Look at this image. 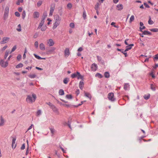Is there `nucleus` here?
<instances>
[{
	"instance_id": "f257e3e1",
	"label": "nucleus",
	"mask_w": 158,
	"mask_h": 158,
	"mask_svg": "<svg viewBox=\"0 0 158 158\" xmlns=\"http://www.w3.org/2000/svg\"><path fill=\"white\" fill-rule=\"evenodd\" d=\"M54 23H53L52 29H55L60 24L61 18L58 15H56L54 16Z\"/></svg>"
},
{
	"instance_id": "f03ea898",
	"label": "nucleus",
	"mask_w": 158,
	"mask_h": 158,
	"mask_svg": "<svg viewBox=\"0 0 158 158\" xmlns=\"http://www.w3.org/2000/svg\"><path fill=\"white\" fill-rule=\"evenodd\" d=\"M36 98V95L34 94H32L31 95H29L27 96L26 101L29 103H32L35 102Z\"/></svg>"
},
{
	"instance_id": "7ed1b4c3",
	"label": "nucleus",
	"mask_w": 158,
	"mask_h": 158,
	"mask_svg": "<svg viewBox=\"0 0 158 158\" xmlns=\"http://www.w3.org/2000/svg\"><path fill=\"white\" fill-rule=\"evenodd\" d=\"M0 65L2 67L6 68L8 65V61L7 60L5 61L2 59L0 60Z\"/></svg>"
},
{
	"instance_id": "20e7f679",
	"label": "nucleus",
	"mask_w": 158,
	"mask_h": 158,
	"mask_svg": "<svg viewBox=\"0 0 158 158\" xmlns=\"http://www.w3.org/2000/svg\"><path fill=\"white\" fill-rule=\"evenodd\" d=\"M108 98L111 101H114L115 100V98H114V94L112 93H110L108 94Z\"/></svg>"
},
{
	"instance_id": "39448f33",
	"label": "nucleus",
	"mask_w": 158,
	"mask_h": 158,
	"mask_svg": "<svg viewBox=\"0 0 158 158\" xmlns=\"http://www.w3.org/2000/svg\"><path fill=\"white\" fill-rule=\"evenodd\" d=\"M10 38L8 37H4L2 38V40L0 41L1 44H4L7 43L9 40Z\"/></svg>"
},
{
	"instance_id": "423d86ee",
	"label": "nucleus",
	"mask_w": 158,
	"mask_h": 158,
	"mask_svg": "<svg viewBox=\"0 0 158 158\" xmlns=\"http://www.w3.org/2000/svg\"><path fill=\"white\" fill-rule=\"evenodd\" d=\"M54 44V42L51 39H50L47 40V45L49 46H53Z\"/></svg>"
},
{
	"instance_id": "0eeeda50",
	"label": "nucleus",
	"mask_w": 158,
	"mask_h": 158,
	"mask_svg": "<svg viewBox=\"0 0 158 158\" xmlns=\"http://www.w3.org/2000/svg\"><path fill=\"white\" fill-rule=\"evenodd\" d=\"M98 68V66L97 64L94 63L91 66V68L92 70L95 71Z\"/></svg>"
},
{
	"instance_id": "6e6552de",
	"label": "nucleus",
	"mask_w": 158,
	"mask_h": 158,
	"mask_svg": "<svg viewBox=\"0 0 158 158\" xmlns=\"http://www.w3.org/2000/svg\"><path fill=\"white\" fill-rule=\"evenodd\" d=\"M16 140V139L15 138H14L12 139V147L13 149H15L16 146V144L15 143Z\"/></svg>"
},
{
	"instance_id": "1a4fd4ad",
	"label": "nucleus",
	"mask_w": 158,
	"mask_h": 158,
	"mask_svg": "<svg viewBox=\"0 0 158 158\" xmlns=\"http://www.w3.org/2000/svg\"><path fill=\"white\" fill-rule=\"evenodd\" d=\"M134 44H131L128 45L126 47V49L124 51V52H126L127 51L130 50L132 46H134Z\"/></svg>"
},
{
	"instance_id": "9d476101",
	"label": "nucleus",
	"mask_w": 158,
	"mask_h": 158,
	"mask_svg": "<svg viewBox=\"0 0 158 158\" xmlns=\"http://www.w3.org/2000/svg\"><path fill=\"white\" fill-rule=\"evenodd\" d=\"M117 9L118 10H121L123 8V6L122 4H119L117 5L116 6Z\"/></svg>"
},
{
	"instance_id": "9b49d317",
	"label": "nucleus",
	"mask_w": 158,
	"mask_h": 158,
	"mask_svg": "<svg viewBox=\"0 0 158 158\" xmlns=\"http://www.w3.org/2000/svg\"><path fill=\"white\" fill-rule=\"evenodd\" d=\"M5 121L2 116H1L0 119V127L3 126L4 125Z\"/></svg>"
},
{
	"instance_id": "f8f14e48",
	"label": "nucleus",
	"mask_w": 158,
	"mask_h": 158,
	"mask_svg": "<svg viewBox=\"0 0 158 158\" xmlns=\"http://www.w3.org/2000/svg\"><path fill=\"white\" fill-rule=\"evenodd\" d=\"M69 49L68 48L65 49L64 51V56H65L68 57L69 55Z\"/></svg>"
},
{
	"instance_id": "ddd939ff",
	"label": "nucleus",
	"mask_w": 158,
	"mask_h": 158,
	"mask_svg": "<svg viewBox=\"0 0 158 158\" xmlns=\"http://www.w3.org/2000/svg\"><path fill=\"white\" fill-rule=\"evenodd\" d=\"M40 16L39 13L37 11L35 12L33 14V16L34 18H39Z\"/></svg>"
},
{
	"instance_id": "4468645a",
	"label": "nucleus",
	"mask_w": 158,
	"mask_h": 158,
	"mask_svg": "<svg viewBox=\"0 0 158 158\" xmlns=\"http://www.w3.org/2000/svg\"><path fill=\"white\" fill-rule=\"evenodd\" d=\"M84 95L85 96L89 98L90 100H91L92 96L91 95L88 93L84 91Z\"/></svg>"
},
{
	"instance_id": "2eb2a0df",
	"label": "nucleus",
	"mask_w": 158,
	"mask_h": 158,
	"mask_svg": "<svg viewBox=\"0 0 158 158\" xmlns=\"http://www.w3.org/2000/svg\"><path fill=\"white\" fill-rule=\"evenodd\" d=\"M84 82L82 81H81L79 83V88L81 90L83 89L84 87Z\"/></svg>"
},
{
	"instance_id": "dca6fc26",
	"label": "nucleus",
	"mask_w": 158,
	"mask_h": 158,
	"mask_svg": "<svg viewBox=\"0 0 158 158\" xmlns=\"http://www.w3.org/2000/svg\"><path fill=\"white\" fill-rule=\"evenodd\" d=\"M44 20L41 19L40 23L39 26L38 27V29H40L43 26L44 23Z\"/></svg>"
},
{
	"instance_id": "f3484780",
	"label": "nucleus",
	"mask_w": 158,
	"mask_h": 158,
	"mask_svg": "<svg viewBox=\"0 0 158 158\" xmlns=\"http://www.w3.org/2000/svg\"><path fill=\"white\" fill-rule=\"evenodd\" d=\"M10 53V51L8 50H6L5 52V54L4 56V59H6L7 56H8L9 54Z\"/></svg>"
},
{
	"instance_id": "a211bd4d",
	"label": "nucleus",
	"mask_w": 158,
	"mask_h": 158,
	"mask_svg": "<svg viewBox=\"0 0 158 158\" xmlns=\"http://www.w3.org/2000/svg\"><path fill=\"white\" fill-rule=\"evenodd\" d=\"M40 48L41 50L44 51L45 49V46L43 43H41L40 44Z\"/></svg>"
},
{
	"instance_id": "6ab92c4d",
	"label": "nucleus",
	"mask_w": 158,
	"mask_h": 158,
	"mask_svg": "<svg viewBox=\"0 0 158 158\" xmlns=\"http://www.w3.org/2000/svg\"><path fill=\"white\" fill-rule=\"evenodd\" d=\"M55 8L54 7H51L50 8V11L49 14L50 16H52L53 14V12L54 11Z\"/></svg>"
},
{
	"instance_id": "aec40b11",
	"label": "nucleus",
	"mask_w": 158,
	"mask_h": 158,
	"mask_svg": "<svg viewBox=\"0 0 158 158\" xmlns=\"http://www.w3.org/2000/svg\"><path fill=\"white\" fill-rule=\"evenodd\" d=\"M77 74H77V78L78 79H81L82 80H83V76L81 75V74H80V73L77 72Z\"/></svg>"
},
{
	"instance_id": "412c9836",
	"label": "nucleus",
	"mask_w": 158,
	"mask_h": 158,
	"mask_svg": "<svg viewBox=\"0 0 158 158\" xmlns=\"http://www.w3.org/2000/svg\"><path fill=\"white\" fill-rule=\"evenodd\" d=\"M129 85L128 83H125L123 88L125 90H126L128 88H129Z\"/></svg>"
},
{
	"instance_id": "4be33fe9",
	"label": "nucleus",
	"mask_w": 158,
	"mask_h": 158,
	"mask_svg": "<svg viewBox=\"0 0 158 158\" xmlns=\"http://www.w3.org/2000/svg\"><path fill=\"white\" fill-rule=\"evenodd\" d=\"M51 108L54 112H58L57 109L54 105L51 106Z\"/></svg>"
},
{
	"instance_id": "5701e85b",
	"label": "nucleus",
	"mask_w": 158,
	"mask_h": 158,
	"mask_svg": "<svg viewBox=\"0 0 158 158\" xmlns=\"http://www.w3.org/2000/svg\"><path fill=\"white\" fill-rule=\"evenodd\" d=\"M42 114V111L41 110H37L36 113V116H39Z\"/></svg>"
},
{
	"instance_id": "b1692460",
	"label": "nucleus",
	"mask_w": 158,
	"mask_h": 158,
	"mask_svg": "<svg viewBox=\"0 0 158 158\" xmlns=\"http://www.w3.org/2000/svg\"><path fill=\"white\" fill-rule=\"evenodd\" d=\"M8 13L9 12L4 11L3 16V18L5 20L7 18L8 15Z\"/></svg>"
},
{
	"instance_id": "393cba45",
	"label": "nucleus",
	"mask_w": 158,
	"mask_h": 158,
	"mask_svg": "<svg viewBox=\"0 0 158 158\" xmlns=\"http://www.w3.org/2000/svg\"><path fill=\"white\" fill-rule=\"evenodd\" d=\"M143 34L145 35H151L152 34L151 33L148 31H144L143 32Z\"/></svg>"
},
{
	"instance_id": "a878e982",
	"label": "nucleus",
	"mask_w": 158,
	"mask_h": 158,
	"mask_svg": "<svg viewBox=\"0 0 158 158\" xmlns=\"http://www.w3.org/2000/svg\"><path fill=\"white\" fill-rule=\"evenodd\" d=\"M36 76L35 74H30L28 75V77L31 78H34L36 77Z\"/></svg>"
},
{
	"instance_id": "bb28decb",
	"label": "nucleus",
	"mask_w": 158,
	"mask_h": 158,
	"mask_svg": "<svg viewBox=\"0 0 158 158\" xmlns=\"http://www.w3.org/2000/svg\"><path fill=\"white\" fill-rule=\"evenodd\" d=\"M59 94L60 95H63L64 94V91L62 89H60L59 91Z\"/></svg>"
},
{
	"instance_id": "cd10ccee",
	"label": "nucleus",
	"mask_w": 158,
	"mask_h": 158,
	"mask_svg": "<svg viewBox=\"0 0 158 158\" xmlns=\"http://www.w3.org/2000/svg\"><path fill=\"white\" fill-rule=\"evenodd\" d=\"M77 72L76 73H74L71 74V77L72 78H74L77 76Z\"/></svg>"
},
{
	"instance_id": "c85d7f7f",
	"label": "nucleus",
	"mask_w": 158,
	"mask_h": 158,
	"mask_svg": "<svg viewBox=\"0 0 158 158\" xmlns=\"http://www.w3.org/2000/svg\"><path fill=\"white\" fill-rule=\"evenodd\" d=\"M149 30L152 32H158V28H154L152 29H150Z\"/></svg>"
},
{
	"instance_id": "c756f323",
	"label": "nucleus",
	"mask_w": 158,
	"mask_h": 158,
	"mask_svg": "<svg viewBox=\"0 0 158 158\" xmlns=\"http://www.w3.org/2000/svg\"><path fill=\"white\" fill-rule=\"evenodd\" d=\"M69 79L68 78H64L63 80V82L65 84H67L69 81Z\"/></svg>"
},
{
	"instance_id": "7c9ffc66",
	"label": "nucleus",
	"mask_w": 158,
	"mask_h": 158,
	"mask_svg": "<svg viewBox=\"0 0 158 158\" xmlns=\"http://www.w3.org/2000/svg\"><path fill=\"white\" fill-rule=\"evenodd\" d=\"M104 76L106 78H108L110 77V74L108 72H106L104 73Z\"/></svg>"
},
{
	"instance_id": "2f4dec72",
	"label": "nucleus",
	"mask_w": 158,
	"mask_h": 158,
	"mask_svg": "<svg viewBox=\"0 0 158 158\" xmlns=\"http://www.w3.org/2000/svg\"><path fill=\"white\" fill-rule=\"evenodd\" d=\"M134 19H135V17H134V15H131V17L130 18V19L129 22L130 23H131L134 20Z\"/></svg>"
},
{
	"instance_id": "473e14b6",
	"label": "nucleus",
	"mask_w": 158,
	"mask_h": 158,
	"mask_svg": "<svg viewBox=\"0 0 158 158\" xmlns=\"http://www.w3.org/2000/svg\"><path fill=\"white\" fill-rule=\"evenodd\" d=\"M23 66V64L22 63H20L18 64L16 66V68L17 69H19V68H21Z\"/></svg>"
},
{
	"instance_id": "72a5a7b5",
	"label": "nucleus",
	"mask_w": 158,
	"mask_h": 158,
	"mask_svg": "<svg viewBox=\"0 0 158 158\" xmlns=\"http://www.w3.org/2000/svg\"><path fill=\"white\" fill-rule=\"evenodd\" d=\"M150 97V94H148L147 95H145L143 96V98L146 100L148 99Z\"/></svg>"
},
{
	"instance_id": "f704fd0d",
	"label": "nucleus",
	"mask_w": 158,
	"mask_h": 158,
	"mask_svg": "<svg viewBox=\"0 0 158 158\" xmlns=\"http://www.w3.org/2000/svg\"><path fill=\"white\" fill-rule=\"evenodd\" d=\"M95 76L100 78H102L103 77L102 75L99 73H96L95 75Z\"/></svg>"
},
{
	"instance_id": "c9c22d12",
	"label": "nucleus",
	"mask_w": 158,
	"mask_h": 158,
	"mask_svg": "<svg viewBox=\"0 0 158 158\" xmlns=\"http://www.w3.org/2000/svg\"><path fill=\"white\" fill-rule=\"evenodd\" d=\"M8 46L7 45H6L2 47L0 49V51L2 52H3L7 48Z\"/></svg>"
},
{
	"instance_id": "e433bc0d",
	"label": "nucleus",
	"mask_w": 158,
	"mask_h": 158,
	"mask_svg": "<svg viewBox=\"0 0 158 158\" xmlns=\"http://www.w3.org/2000/svg\"><path fill=\"white\" fill-rule=\"evenodd\" d=\"M47 27L46 26H44L42 27L41 28V30L42 31H44L47 29Z\"/></svg>"
},
{
	"instance_id": "4c0bfd02",
	"label": "nucleus",
	"mask_w": 158,
	"mask_h": 158,
	"mask_svg": "<svg viewBox=\"0 0 158 158\" xmlns=\"http://www.w3.org/2000/svg\"><path fill=\"white\" fill-rule=\"evenodd\" d=\"M56 49V48L54 47H52L51 48V49L48 51V52L50 53L52 52H53Z\"/></svg>"
},
{
	"instance_id": "58836bf2",
	"label": "nucleus",
	"mask_w": 158,
	"mask_h": 158,
	"mask_svg": "<svg viewBox=\"0 0 158 158\" xmlns=\"http://www.w3.org/2000/svg\"><path fill=\"white\" fill-rule=\"evenodd\" d=\"M18 28H17L16 30H17L19 32H20L21 31V26L20 24H19L18 25Z\"/></svg>"
},
{
	"instance_id": "ea45409f",
	"label": "nucleus",
	"mask_w": 158,
	"mask_h": 158,
	"mask_svg": "<svg viewBox=\"0 0 158 158\" xmlns=\"http://www.w3.org/2000/svg\"><path fill=\"white\" fill-rule=\"evenodd\" d=\"M86 12L85 10H84L83 14V17L84 19H86Z\"/></svg>"
},
{
	"instance_id": "a19ab883",
	"label": "nucleus",
	"mask_w": 158,
	"mask_h": 158,
	"mask_svg": "<svg viewBox=\"0 0 158 158\" xmlns=\"http://www.w3.org/2000/svg\"><path fill=\"white\" fill-rule=\"evenodd\" d=\"M16 49V46H14L12 49L11 51L10 52V53H11L12 52H14Z\"/></svg>"
},
{
	"instance_id": "79ce46f5",
	"label": "nucleus",
	"mask_w": 158,
	"mask_h": 158,
	"mask_svg": "<svg viewBox=\"0 0 158 158\" xmlns=\"http://www.w3.org/2000/svg\"><path fill=\"white\" fill-rule=\"evenodd\" d=\"M47 15L46 14V13H45H45H44V15H43V16L42 17L41 19L44 20L45 19V18L47 17Z\"/></svg>"
},
{
	"instance_id": "37998d69",
	"label": "nucleus",
	"mask_w": 158,
	"mask_h": 158,
	"mask_svg": "<svg viewBox=\"0 0 158 158\" xmlns=\"http://www.w3.org/2000/svg\"><path fill=\"white\" fill-rule=\"evenodd\" d=\"M99 3H97V4H96V5H95V9L96 10H97L98 9V8L99 7Z\"/></svg>"
},
{
	"instance_id": "c03bdc74",
	"label": "nucleus",
	"mask_w": 158,
	"mask_h": 158,
	"mask_svg": "<svg viewBox=\"0 0 158 158\" xmlns=\"http://www.w3.org/2000/svg\"><path fill=\"white\" fill-rule=\"evenodd\" d=\"M33 55L34 56L35 58H36V59H38L41 60V57L40 56H39L37 55H36L35 54H34Z\"/></svg>"
},
{
	"instance_id": "a18cd8bd",
	"label": "nucleus",
	"mask_w": 158,
	"mask_h": 158,
	"mask_svg": "<svg viewBox=\"0 0 158 158\" xmlns=\"http://www.w3.org/2000/svg\"><path fill=\"white\" fill-rule=\"evenodd\" d=\"M23 2V0H18L16 3L18 5H19L20 4V3H22Z\"/></svg>"
},
{
	"instance_id": "49530a36",
	"label": "nucleus",
	"mask_w": 158,
	"mask_h": 158,
	"mask_svg": "<svg viewBox=\"0 0 158 158\" xmlns=\"http://www.w3.org/2000/svg\"><path fill=\"white\" fill-rule=\"evenodd\" d=\"M66 97L67 98L69 99H71L72 98V96L71 95H67Z\"/></svg>"
},
{
	"instance_id": "de8ad7c7",
	"label": "nucleus",
	"mask_w": 158,
	"mask_h": 158,
	"mask_svg": "<svg viewBox=\"0 0 158 158\" xmlns=\"http://www.w3.org/2000/svg\"><path fill=\"white\" fill-rule=\"evenodd\" d=\"M69 26L73 28L74 27V24L73 23H71L70 24Z\"/></svg>"
},
{
	"instance_id": "09e8293b",
	"label": "nucleus",
	"mask_w": 158,
	"mask_h": 158,
	"mask_svg": "<svg viewBox=\"0 0 158 158\" xmlns=\"http://www.w3.org/2000/svg\"><path fill=\"white\" fill-rule=\"evenodd\" d=\"M36 48H37L38 47V43L37 41H36L34 44Z\"/></svg>"
},
{
	"instance_id": "8fccbe9b",
	"label": "nucleus",
	"mask_w": 158,
	"mask_h": 158,
	"mask_svg": "<svg viewBox=\"0 0 158 158\" xmlns=\"http://www.w3.org/2000/svg\"><path fill=\"white\" fill-rule=\"evenodd\" d=\"M148 24H152L153 23V21L151 20V18H150L149 20L148 21Z\"/></svg>"
},
{
	"instance_id": "3c124183",
	"label": "nucleus",
	"mask_w": 158,
	"mask_h": 158,
	"mask_svg": "<svg viewBox=\"0 0 158 158\" xmlns=\"http://www.w3.org/2000/svg\"><path fill=\"white\" fill-rule=\"evenodd\" d=\"M42 3V1H38V2H37V5L38 7H39L41 5Z\"/></svg>"
},
{
	"instance_id": "603ef678",
	"label": "nucleus",
	"mask_w": 158,
	"mask_h": 158,
	"mask_svg": "<svg viewBox=\"0 0 158 158\" xmlns=\"http://www.w3.org/2000/svg\"><path fill=\"white\" fill-rule=\"evenodd\" d=\"M15 15L16 16H17V17H19L20 16V14L19 13V12H15Z\"/></svg>"
},
{
	"instance_id": "864d4df0",
	"label": "nucleus",
	"mask_w": 158,
	"mask_h": 158,
	"mask_svg": "<svg viewBox=\"0 0 158 158\" xmlns=\"http://www.w3.org/2000/svg\"><path fill=\"white\" fill-rule=\"evenodd\" d=\"M9 7L8 6H6L5 9V11L9 12Z\"/></svg>"
},
{
	"instance_id": "5fc2aeb1",
	"label": "nucleus",
	"mask_w": 158,
	"mask_h": 158,
	"mask_svg": "<svg viewBox=\"0 0 158 158\" xmlns=\"http://www.w3.org/2000/svg\"><path fill=\"white\" fill-rule=\"evenodd\" d=\"M151 88L153 90H155V88L153 85L152 84L151 85Z\"/></svg>"
},
{
	"instance_id": "6e6d98bb",
	"label": "nucleus",
	"mask_w": 158,
	"mask_h": 158,
	"mask_svg": "<svg viewBox=\"0 0 158 158\" xmlns=\"http://www.w3.org/2000/svg\"><path fill=\"white\" fill-rule=\"evenodd\" d=\"M122 51H121V52L123 53L125 57H126L127 56V52H124V51H123V50H122Z\"/></svg>"
},
{
	"instance_id": "4d7b16f0",
	"label": "nucleus",
	"mask_w": 158,
	"mask_h": 158,
	"mask_svg": "<svg viewBox=\"0 0 158 158\" xmlns=\"http://www.w3.org/2000/svg\"><path fill=\"white\" fill-rule=\"evenodd\" d=\"M72 5L71 4L69 3H68L67 5V7H68L69 8H71L72 7Z\"/></svg>"
},
{
	"instance_id": "13d9d810",
	"label": "nucleus",
	"mask_w": 158,
	"mask_h": 158,
	"mask_svg": "<svg viewBox=\"0 0 158 158\" xmlns=\"http://www.w3.org/2000/svg\"><path fill=\"white\" fill-rule=\"evenodd\" d=\"M25 144L24 143L22 145V146L21 148V149L22 150H23L25 149Z\"/></svg>"
},
{
	"instance_id": "bf43d9fd",
	"label": "nucleus",
	"mask_w": 158,
	"mask_h": 158,
	"mask_svg": "<svg viewBox=\"0 0 158 158\" xmlns=\"http://www.w3.org/2000/svg\"><path fill=\"white\" fill-rule=\"evenodd\" d=\"M21 58V55H19L17 57V59L19 60Z\"/></svg>"
},
{
	"instance_id": "052dcab7",
	"label": "nucleus",
	"mask_w": 158,
	"mask_h": 158,
	"mask_svg": "<svg viewBox=\"0 0 158 158\" xmlns=\"http://www.w3.org/2000/svg\"><path fill=\"white\" fill-rule=\"evenodd\" d=\"M145 28V27L144 26H142V27H140L139 28L140 31L142 32V30L143 29H144Z\"/></svg>"
},
{
	"instance_id": "680f3d73",
	"label": "nucleus",
	"mask_w": 158,
	"mask_h": 158,
	"mask_svg": "<svg viewBox=\"0 0 158 158\" xmlns=\"http://www.w3.org/2000/svg\"><path fill=\"white\" fill-rule=\"evenodd\" d=\"M33 126V125L32 124H31V125L29 127L27 131L31 129L32 128Z\"/></svg>"
},
{
	"instance_id": "e2e57ef3",
	"label": "nucleus",
	"mask_w": 158,
	"mask_h": 158,
	"mask_svg": "<svg viewBox=\"0 0 158 158\" xmlns=\"http://www.w3.org/2000/svg\"><path fill=\"white\" fill-rule=\"evenodd\" d=\"M50 130H51V132L52 133V134H53L55 132L54 129H53L51 128L50 129Z\"/></svg>"
},
{
	"instance_id": "0e129e2a",
	"label": "nucleus",
	"mask_w": 158,
	"mask_h": 158,
	"mask_svg": "<svg viewBox=\"0 0 158 158\" xmlns=\"http://www.w3.org/2000/svg\"><path fill=\"white\" fill-rule=\"evenodd\" d=\"M22 15H23V18H24L25 16V15H26V13H25V11H24L23 12Z\"/></svg>"
},
{
	"instance_id": "69168bd1",
	"label": "nucleus",
	"mask_w": 158,
	"mask_h": 158,
	"mask_svg": "<svg viewBox=\"0 0 158 158\" xmlns=\"http://www.w3.org/2000/svg\"><path fill=\"white\" fill-rule=\"evenodd\" d=\"M150 74L152 76V78H154L155 77V76L154 74H153V72H152Z\"/></svg>"
},
{
	"instance_id": "338daca9",
	"label": "nucleus",
	"mask_w": 158,
	"mask_h": 158,
	"mask_svg": "<svg viewBox=\"0 0 158 158\" xmlns=\"http://www.w3.org/2000/svg\"><path fill=\"white\" fill-rule=\"evenodd\" d=\"M80 93L79 90L78 89H77V90L76 91V93L77 94V95H78Z\"/></svg>"
},
{
	"instance_id": "774afa93",
	"label": "nucleus",
	"mask_w": 158,
	"mask_h": 158,
	"mask_svg": "<svg viewBox=\"0 0 158 158\" xmlns=\"http://www.w3.org/2000/svg\"><path fill=\"white\" fill-rule=\"evenodd\" d=\"M154 59H158V53L155 56V57H154Z\"/></svg>"
}]
</instances>
